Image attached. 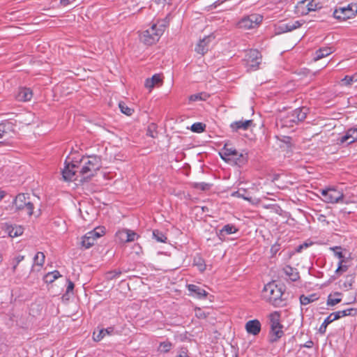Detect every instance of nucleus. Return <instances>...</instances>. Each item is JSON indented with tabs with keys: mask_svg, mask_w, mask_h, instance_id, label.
Here are the masks:
<instances>
[{
	"mask_svg": "<svg viewBox=\"0 0 357 357\" xmlns=\"http://www.w3.org/2000/svg\"><path fill=\"white\" fill-rule=\"evenodd\" d=\"M331 249L333 250L335 255L340 259V261L338 263V267L336 270V272L346 271L347 270V266L345 265H342V263L344 262L343 259L344 258V256L342 254V248L335 246L334 248H331Z\"/></svg>",
	"mask_w": 357,
	"mask_h": 357,
	"instance_id": "aec40b11",
	"label": "nucleus"
},
{
	"mask_svg": "<svg viewBox=\"0 0 357 357\" xmlns=\"http://www.w3.org/2000/svg\"><path fill=\"white\" fill-rule=\"evenodd\" d=\"M333 52L332 47H324L319 48L315 52L314 61L319 60L325 56H327Z\"/></svg>",
	"mask_w": 357,
	"mask_h": 357,
	"instance_id": "393cba45",
	"label": "nucleus"
},
{
	"mask_svg": "<svg viewBox=\"0 0 357 357\" xmlns=\"http://www.w3.org/2000/svg\"><path fill=\"white\" fill-rule=\"evenodd\" d=\"M209 97V95L205 92H202L196 94H192L189 97V101H202L206 100Z\"/></svg>",
	"mask_w": 357,
	"mask_h": 357,
	"instance_id": "72a5a7b5",
	"label": "nucleus"
},
{
	"mask_svg": "<svg viewBox=\"0 0 357 357\" xmlns=\"http://www.w3.org/2000/svg\"><path fill=\"white\" fill-rule=\"evenodd\" d=\"M263 20V17L259 14H252L243 18L240 22V26L246 29L255 28Z\"/></svg>",
	"mask_w": 357,
	"mask_h": 357,
	"instance_id": "9b49d317",
	"label": "nucleus"
},
{
	"mask_svg": "<svg viewBox=\"0 0 357 357\" xmlns=\"http://www.w3.org/2000/svg\"><path fill=\"white\" fill-rule=\"evenodd\" d=\"M271 328H277L283 326L280 324V314L278 312H274L269 315Z\"/></svg>",
	"mask_w": 357,
	"mask_h": 357,
	"instance_id": "bb28decb",
	"label": "nucleus"
},
{
	"mask_svg": "<svg viewBox=\"0 0 357 357\" xmlns=\"http://www.w3.org/2000/svg\"><path fill=\"white\" fill-rule=\"evenodd\" d=\"M323 196V200L326 203H339L342 202L344 194L335 188L323 189L320 190Z\"/></svg>",
	"mask_w": 357,
	"mask_h": 357,
	"instance_id": "1a4fd4ad",
	"label": "nucleus"
},
{
	"mask_svg": "<svg viewBox=\"0 0 357 357\" xmlns=\"http://www.w3.org/2000/svg\"><path fill=\"white\" fill-rule=\"evenodd\" d=\"M280 249V244L275 243L274 245H273L271 248V252L272 255L273 256L275 255L278 252Z\"/></svg>",
	"mask_w": 357,
	"mask_h": 357,
	"instance_id": "8fccbe9b",
	"label": "nucleus"
},
{
	"mask_svg": "<svg viewBox=\"0 0 357 357\" xmlns=\"http://www.w3.org/2000/svg\"><path fill=\"white\" fill-rule=\"evenodd\" d=\"M220 155L226 162L234 160L235 164L241 166L248 161L247 154L239 153L231 144L226 143L220 151Z\"/></svg>",
	"mask_w": 357,
	"mask_h": 357,
	"instance_id": "f03ea898",
	"label": "nucleus"
},
{
	"mask_svg": "<svg viewBox=\"0 0 357 357\" xmlns=\"http://www.w3.org/2000/svg\"><path fill=\"white\" fill-rule=\"evenodd\" d=\"M61 275L58 271L49 272L44 276V281L45 283H52L55 280L61 278Z\"/></svg>",
	"mask_w": 357,
	"mask_h": 357,
	"instance_id": "7c9ffc66",
	"label": "nucleus"
},
{
	"mask_svg": "<svg viewBox=\"0 0 357 357\" xmlns=\"http://www.w3.org/2000/svg\"><path fill=\"white\" fill-rule=\"evenodd\" d=\"M283 326L277 328H271L270 331V342H277L284 335L282 331Z\"/></svg>",
	"mask_w": 357,
	"mask_h": 357,
	"instance_id": "a878e982",
	"label": "nucleus"
},
{
	"mask_svg": "<svg viewBox=\"0 0 357 357\" xmlns=\"http://www.w3.org/2000/svg\"><path fill=\"white\" fill-rule=\"evenodd\" d=\"M357 13V5L350 3L347 6L339 7L333 12V16L335 19L340 20H346L354 17Z\"/></svg>",
	"mask_w": 357,
	"mask_h": 357,
	"instance_id": "6e6552de",
	"label": "nucleus"
},
{
	"mask_svg": "<svg viewBox=\"0 0 357 357\" xmlns=\"http://www.w3.org/2000/svg\"><path fill=\"white\" fill-rule=\"evenodd\" d=\"M287 31H291L297 28H299L303 24V21L296 20L284 23Z\"/></svg>",
	"mask_w": 357,
	"mask_h": 357,
	"instance_id": "c9c22d12",
	"label": "nucleus"
},
{
	"mask_svg": "<svg viewBox=\"0 0 357 357\" xmlns=\"http://www.w3.org/2000/svg\"><path fill=\"white\" fill-rule=\"evenodd\" d=\"M75 168L79 169L78 166L74 164H68L62 170V176L66 181H79L80 175L79 170H75Z\"/></svg>",
	"mask_w": 357,
	"mask_h": 357,
	"instance_id": "9d476101",
	"label": "nucleus"
},
{
	"mask_svg": "<svg viewBox=\"0 0 357 357\" xmlns=\"http://www.w3.org/2000/svg\"><path fill=\"white\" fill-rule=\"evenodd\" d=\"M24 259V257L23 255H18L13 260V267H12V271L14 273L15 272L16 268L17 265Z\"/></svg>",
	"mask_w": 357,
	"mask_h": 357,
	"instance_id": "49530a36",
	"label": "nucleus"
},
{
	"mask_svg": "<svg viewBox=\"0 0 357 357\" xmlns=\"http://www.w3.org/2000/svg\"><path fill=\"white\" fill-rule=\"evenodd\" d=\"M340 144L347 143L350 144L357 141V125L348 129L345 134L339 138Z\"/></svg>",
	"mask_w": 357,
	"mask_h": 357,
	"instance_id": "ddd939ff",
	"label": "nucleus"
},
{
	"mask_svg": "<svg viewBox=\"0 0 357 357\" xmlns=\"http://www.w3.org/2000/svg\"><path fill=\"white\" fill-rule=\"evenodd\" d=\"M261 297L275 307L287 305L289 294L287 291H262Z\"/></svg>",
	"mask_w": 357,
	"mask_h": 357,
	"instance_id": "7ed1b4c3",
	"label": "nucleus"
},
{
	"mask_svg": "<svg viewBox=\"0 0 357 357\" xmlns=\"http://www.w3.org/2000/svg\"><path fill=\"white\" fill-rule=\"evenodd\" d=\"M14 125L10 121H4L0 123V139L10 137L14 132Z\"/></svg>",
	"mask_w": 357,
	"mask_h": 357,
	"instance_id": "f3484780",
	"label": "nucleus"
},
{
	"mask_svg": "<svg viewBox=\"0 0 357 357\" xmlns=\"http://www.w3.org/2000/svg\"><path fill=\"white\" fill-rule=\"evenodd\" d=\"M342 298L333 297V294H330L328 296L326 304L328 306H334L337 303H340Z\"/></svg>",
	"mask_w": 357,
	"mask_h": 357,
	"instance_id": "a19ab883",
	"label": "nucleus"
},
{
	"mask_svg": "<svg viewBox=\"0 0 357 357\" xmlns=\"http://www.w3.org/2000/svg\"><path fill=\"white\" fill-rule=\"evenodd\" d=\"M305 3H307L306 4L307 11H313L316 10V5L313 3V1L303 0L300 2L301 4H305Z\"/></svg>",
	"mask_w": 357,
	"mask_h": 357,
	"instance_id": "de8ad7c7",
	"label": "nucleus"
},
{
	"mask_svg": "<svg viewBox=\"0 0 357 357\" xmlns=\"http://www.w3.org/2000/svg\"><path fill=\"white\" fill-rule=\"evenodd\" d=\"M356 81H357V73H356L351 76L346 75L342 79V82L344 83V84L347 85V86L351 84L354 82H356Z\"/></svg>",
	"mask_w": 357,
	"mask_h": 357,
	"instance_id": "37998d69",
	"label": "nucleus"
},
{
	"mask_svg": "<svg viewBox=\"0 0 357 357\" xmlns=\"http://www.w3.org/2000/svg\"><path fill=\"white\" fill-rule=\"evenodd\" d=\"M162 82L160 75L155 74L151 79H146L145 82V87L152 89L155 85Z\"/></svg>",
	"mask_w": 357,
	"mask_h": 357,
	"instance_id": "cd10ccee",
	"label": "nucleus"
},
{
	"mask_svg": "<svg viewBox=\"0 0 357 357\" xmlns=\"http://www.w3.org/2000/svg\"><path fill=\"white\" fill-rule=\"evenodd\" d=\"M261 54L258 50H249L244 59L245 65L248 68V70H257L261 62Z\"/></svg>",
	"mask_w": 357,
	"mask_h": 357,
	"instance_id": "0eeeda50",
	"label": "nucleus"
},
{
	"mask_svg": "<svg viewBox=\"0 0 357 357\" xmlns=\"http://www.w3.org/2000/svg\"><path fill=\"white\" fill-rule=\"evenodd\" d=\"M278 33H282L288 32L284 23L279 24L277 27Z\"/></svg>",
	"mask_w": 357,
	"mask_h": 357,
	"instance_id": "603ef678",
	"label": "nucleus"
},
{
	"mask_svg": "<svg viewBox=\"0 0 357 357\" xmlns=\"http://www.w3.org/2000/svg\"><path fill=\"white\" fill-rule=\"evenodd\" d=\"M78 167L80 175L79 181H89L102 167L101 158L98 155L82 157Z\"/></svg>",
	"mask_w": 357,
	"mask_h": 357,
	"instance_id": "f257e3e1",
	"label": "nucleus"
},
{
	"mask_svg": "<svg viewBox=\"0 0 357 357\" xmlns=\"http://www.w3.org/2000/svg\"><path fill=\"white\" fill-rule=\"evenodd\" d=\"M72 294L73 295L74 294V291H66V294L63 295L62 296V298L63 300H69L70 298V294Z\"/></svg>",
	"mask_w": 357,
	"mask_h": 357,
	"instance_id": "13d9d810",
	"label": "nucleus"
},
{
	"mask_svg": "<svg viewBox=\"0 0 357 357\" xmlns=\"http://www.w3.org/2000/svg\"><path fill=\"white\" fill-rule=\"evenodd\" d=\"M188 290H201L200 288L195 284H190L188 285Z\"/></svg>",
	"mask_w": 357,
	"mask_h": 357,
	"instance_id": "680f3d73",
	"label": "nucleus"
},
{
	"mask_svg": "<svg viewBox=\"0 0 357 357\" xmlns=\"http://www.w3.org/2000/svg\"><path fill=\"white\" fill-rule=\"evenodd\" d=\"M238 231V229L233 225L227 224L225 225L218 232L217 235L219 238L222 241L225 239V235L234 234Z\"/></svg>",
	"mask_w": 357,
	"mask_h": 357,
	"instance_id": "412c9836",
	"label": "nucleus"
},
{
	"mask_svg": "<svg viewBox=\"0 0 357 357\" xmlns=\"http://www.w3.org/2000/svg\"><path fill=\"white\" fill-rule=\"evenodd\" d=\"M206 125L202 123H195L191 126V130L195 132H202L205 130Z\"/></svg>",
	"mask_w": 357,
	"mask_h": 357,
	"instance_id": "79ce46f5",
	"label": "nucleus"
},
{
	"mask_svg": "<svg viewBox=\"0 0 357 357\" xmlns=\"http://www.w3.org/2000/svg\"><path fill=\"white\" fill-rule=\"evenodd\" d=\"M214 39L213 36H205L203 39L200 40L195 47V51L202 55L207 52L208 50V44Z\"/></svg>",
	"mask_w": 357,
	"mask_h": 357,
	"instance_id": "4468645a",
	"label": "nucleus"
},
{
	"mask_svg": "<svg viewBox=\"0 0 357 357\" xmlns=\"http://www.w3.org/2000/svg\"><path fill=\"white\" fill-rule=\"evenodd\" d=\"M308 109L307 107H299L289 113L283 119L284 126L293 127L294 124L303 121L307 116Z\"/></svg>",
	"mask_w": 357,
	"mask_h": 357,
	"instance_id": "39448f33",
	"label": "nucleus"
},
{
	"mask_svg": "<svg viewBox=\"0 0 357 357\" xmlns=\"http://www.w3.org/2000/svg\"><path fill=\"white\" fill-rule=\"evenodd\" d=\"M282 272L287 280L296 282L300 279L299 272L296 268H293L289 265H286L282 268Z\"/></svg>",
	"mask_w": 357,
	"mask_h": 357,
	"instance_id": "2eb2a0df",
	"label": "nucleus"
},
{
	"mask_svg": "<svg viewBox=\"0 0 357 357\" xmlns=\"http://www.w3.org/2000/svg\"><path fill=\"white\" fill-rule=\"evenodd\" d=\"M313 344V342L312 341H310V342H307V344L305 345L306 347H311L312 344Z\"/></svg>",
	"mask_w": 357,
	"mask_h": 357,
	"instance_id": "774afa93",
	"label": "nucleus"
},
{
	"mask_svg": "<svg viewBox=\"0 0 357 357\" xmlns=\"http://www.w3.org/2000/svg\"><path fill=\"white\" fill-rule=\"evenodd\" d=\"M211 185L207 183L201 182V183H195L194 188L196 189L201 190L202 191H206L210 189Z\"/></svg>",
	"mask_w": 357,
	"mask_h": 357,
	"instance_id": "c03bdc74",
	"label": "nucleus"
},
{
	"mask_svg": "<svg viewBox=\"0 0 357 357\" xmlns=\"http://www.w3.org/2000/svg\"><path fill=\"white\" fill-rule=\"evenodd\" d=\"M177 357H189L187 353L184 351H181Z\"/></svg>",
	"mask_w": 357,
	"mask_h": 357,
	"instance_id": "0e129e2a",
	"label": "nucleus"
},
{
	"mask_svg": "<svg viewBox=\"0 0 357 357\" xmlns=\"http://www.w3.org/2000/svg\"><path fill=\"white\" fill-rule=\"evenodd\" d=\"M33 96L32 91L28 88L20 89L17 95L16 96L19 101H29Z\"/></svg>",
	"mask_w": 357,
	"mask_h": 357,
	"instance_id": "b1692460",
	"label": "nucleus"
},
{
	"mask_svg": "<svg viewBox=\"0 0 357 357\" xmlns=\"http://www.w3.org/2000/svg\"><path fill=\"white\" fill-rule=\"evenodd\" d=\"M278 33H282L288 32L284 23L279 24L277 27Z\"/></svg>",
	"mask_w": 357,
	"mask_h": 357,
	"instance_id": "3c124183",
	"label": "nucleus"
},
{
	"mask_svg": "<svg viewBox=\"0 0 357 357\" xmlns=\"http://www.w3.org/2000/svg\"><path fill=\"white\" fill-rule=\"evenodd\" d=\"M64 280L66 281V282L67 284L66 290H73V289L75 287L74 283L71 280H70L67 278H64Z\"/></svg>",
	"mask_w": 357,
	"mask_h": 357,
	"instance_id": "864d4df0",
	"label": "nucleus"
},
{
	"mask_svg": "<svg viewBox=\"0 0 357 357\" xmlns=\"http://www.w3.org/2000/svg\"><path fill=\"white\" fill-rule=\"evenodd\" d=\"M29 199L28 194L20 193L16 196L13 204L17 211H24L29 215H31L34 207L33 203Z\"/></svg>",
	"mask_w": 357,
	"mask_h": 357,
	"instance_id": "423d86ee",
	"label": "nucleus"
},
{
	"mask_svg": "<svg viewBox=\"0 0 357 357\" xmlns=\"http://www.w3.org/2000/svg\"><path fill=\"white\" fill-rule=\"evenodd\" d=\"M245 330L249 334L257 335L261 331V323L257 319L248 321L245 324Z\"/></svg>",
	"mask_w": 357,
	"mask_h": 357,
	"instance_id": "dca6fc26",
	"label": "nucleus"
},
{
	"mask_svg": "<svg viewBox=\"0 0 357 357\" xmlns=\"http://www.w3.org/2000/svg\"><path fill=\"white\" fill-rule=\"evenodd\" d=\"M119 107L121 110V112L123 113V114H125L127 116H130L132 115V112H133V109L130 108L129 107H128L126 105V103H124L123 102H120L119 103Z\"/></svg>",
	"mask_w": 357,
	"mask_h": 357,
	"instance_id": "4c0bfd02",
	"label": "nucleus"
},
{
	"mask_svg": "<svg viewBox=\"0 0 357 357\" xmlns=\"http://www.w3.org/2000/svg\"><path fill=\"white\" fill-rule=\"evenodd\" d=\"M357 300V296H352L351 298L346 303V304H351L354 303Z\"/></svg>",
	"mask_w": 357,
	"mask_h": 357,
	"instance_id": "bf43d9fd",
	"label": "nucleus"
},
{
	"mask_svg": "<svg viewBox=\"0 0 357 357\" xmlns=\"http://www.w3.org/2000/svg\"><path fill=\"white\" fill-rule=\"evenodd\" d=\"M333 297L335 298H341L342 294L340 291H336L335 293L333 294Z\"/></svg>",
	"mask_w": 357,
	"mask_h": 357,
	"instance_id": "69168bd1",
	"label": "nucleus"
},
{
	"mask_svg": "<svg viewBox=\"0 0 357 357\" xmlns=\"http://www.w3.org/2000/svg\"><path fill=\"white\" fill-rule=\"evenodd\" d=\"M276 287L277 285L275 284V282H269L266 285L264 286V291L268 290V289H270L271 290H273V287Z\"/></svg>",
	"mask_w": 357,
	"mask_h": 357,
	"instance_id": "6e6d98bb",
	"label": "nucleus"
},
{
	"mask_svg": "<svg viewBox=\"0 0 357 357\" xmlns=\"http://www.w3.org/2000/svg\"><path fill=\"white\" fill-rule=\"evenodd\" d=\"M354 282V278L352 275H347L344 280H341L339 282V286L342 289H353V283Z\"/></svg>",
	"mask_w": 357,
	"mask_h": 357,
	"instance_id": "c85d7f7f",
	"label": "nucleus"
},
{
	"mask_svg": "<svg viewBox=\"0 0 357 357\" xmlns=\"http://www.w3.org/2000/svg\"><path fill=\"white\" fill-rule=\"evenodd\" d=\"M114 333V328L112 326L107 328H102L98 331V333L93 332V339L96 342H99L103 339L106 335H112Z\"/></svg>",
	"mask_w": 357,
	"mask_h": 357,
	"instance_id": "6ab92c4d",
	"label": "nucleus"
},
{
	"mask_svg": "<svg viewBox=\"0 0 357 357\" xmlns=\"http://www.w3.org/2000/svg\"><path fill=\"white\" fill-rule=\"evenodd\" d=\"M121 273V272L119 270H114L112 271H109L107 273L106 277L109 280H112L113 278H116V276L119 275Z\"/></svg>",
	"mask_w": 357,
	"mask_h": 357,
	"instance_id": "09e8293b",
	"label": "nucleus"
},
{
	"mask_svg": "<svg viewBox=\"0 0 357 357\" xmlns=\"http://www.w3.org/2000/svg\"><path fill=\"white\" fill-rule=\"evenodd\" d=\"M252 124V120H241L231 123L230 128L235 132H237L239 130H247Z\"/></svg>",
	"mask_w": 357,
	"mask_h": 357,
	"instance_id": "a211bd4d",
	"label": "nucleus"
},
{
	"mask_svg": "<svg viewBox=\"0 0 357 357\" xmlns=\"http://www.w3.org/2000/svg\"><path fill=\"white\" fill-rule=\"evenodd\" d=\"M337 314V312L331 313L324 321V322L321 324L319 328V333L324 335L326 332L327 326L331 324L332 322H334V321L340 319L341 317H335V314Z\"/></svg>",
	"mask_w": 357,
	"mask_h": 357,
	"instance_id": "4be33fe9",
	"label": "nucleus"
},
{
	"mask_svg": "<svg viewBox=\"0 0 357 357\" xmlns=\"http://www.w3.org/2000/svg\"><path fill=\"white\" fill-rule=\"evenodd\" d=\"M153 236L154 237V238H155V240L158 241V242H160V243H165L167 238L165 236V235L158 231V230H155L153 231Z\"/></svg>",
	"mask_w": 357,
	"mask_h": 357,
	"instance_id": "58836bf2",
	"label": "nucleus"
},
{
	"mask_svg": "<svg viewBox=\"0 0 357 357\" xmlns=\"http://www.w3.org/2000/svg\"><path fill=\"white\" fill-rule=\"evenodd\" d=\"M147 135H149L151 137H155V135H154V132L151 130L150 128L148 129Z\"/></svg>",
	"mask_w": 357,
	"mask_h": 357,
	"instance_id": "e2e57ef3",
	"label": "nucleus"
},
{
	"mask_svg": "<svg viewBox=\"0 0 357 357\" xmlns=\"http://www.w3.org/2000/svg\"><path fill=\"white\" fill-rule=\"evenodd\" d=\"M192 296L198 299H205L208 296L207 291H191Z\"/></svg>",
	"mask_w": 357,
	"mask_h": 357,
	"instance_id": "a18cd8bd",
	"label": "nucleus"
},
{
	"mask_svg": "<svg viewBox=\"0 0 357 357\" xmlns=\"http://www.w3.org/2000/svg\"><path fill=\"white\" fill-rule=\"evenodd\" d=\"M319 298V296H317V294H312L309 296H305V295H301L300 296V302H301V304L302 305H306L309 303H311L317 300H318Z\"/></svg>",
	"mask_w": 357,
	"mask_h": 357,
	"instance_id": "c756f323",
	"label": "nucleus"
},
{
	"mask_svg": "<svg viewBox=\"0 0 357 357\" xmlns=\"http://www.w3.org/2000/svg\"><path fill=\"white\" fill-rule=\"evenodd\" d=\"M317 219H318V220H319V222H324V223H326V225H328V221H326V216H325V215H322V214H321V215H319L318 216Z\"/></svg>",
	"mask_w": 357,
	"mask_h": 357,
	"instance_id": "4d7b16f0",
	"label": "nucleus"
},
{
	"mask_svg": "<svg viewBox=\"0 0 357 357\" xmlns=\"http://www.w3.org/2000/svg\"><path fill=\"white\" fill-rule=\"evenodd\" d=\"M95 229L91 231L87 232L82 238L81 245L85 249L91 248L94 245L97 238H100L102 234Z\"/></svg>",
	"mask_w": 357,
	"mask_h": 357,
	"instance_id": "f8f14e48",
	"label": "nucleus"
},
{
	"mask_svg": "<svg viewBox=\"0 0 357 357\" xmlns=\"http://www.w3.org/2000/svg\"><path fill=\"white\" fill-rule=\"evenodd\" d=\"M309 246V245L307 243H304L296 247V252H301V250L303 249V248H306Z\"/></svg>",
	"mask_w": 357,
	"mask_h": 357,
	"instance_id": "5fc2aeb1",
	"label": "nucleus"
},
{
	"mask_svg": "<svg viewBox=\"0 0 357 357\" xmlns=\"http://www.w3.org/2000/svg\"><path fill=\"white\" fill-rule=\"evenodd\" d=\"M196 315L199 318H206V317L205 313L202 312L200 309H199L198 312L196 313Z\"/></svg>",
	"mask_w": 357,
	"mask_h": 357,
	"instance_id": "052dcab7",
	"label": "nucleus"
},
{
	"mask_svg": "<svg viewBox=\"0 0 357 357\" xmlns=\"http://www.w3.org/2000/svg\"><path fill=\"white\" fill-rule=\"evenodd\" d=\"M193 265L197 266L200 272H203L206 269L205 261L202 258L199 257H195Z\"/></svg>",
	"mask_w": 357,
	"mask_h": 357,
	"instance_id": "f704fd0d",
	"label": "nucleus"
},
{
	"mask_svg": "<svg viewBox=\"0 0 357 357\" xmlns=\"http://www.w3.org/2000/svg\"><path fill=\"white\" fill-rule=\"evenodd\" d=\"M165 24H153L147 30L144 31L141 40L146 45H151L157 42L165 31Z\"/></svg>",
	"mask_w": 357,
	"mask_h": 357,
	"instance_id": "20e7f679",
	"label": "nucleus"
},
{
	"mask_svg": "<svg viewBox=\"0 0 357 357\" xmlns=\"http://www.w3.org/2000/svg\"><path fill=\"white\" fill-rule=\"evenodd\" d=\"M118 235L122 241L131 242L135 241L137 234L132 230L125 229L120 231Z\"/></svg>",
	"mask_w": 357,
	"mask_h": 357,
	"instance_id": "5701e85b",
	"label": "nucleus"
},
{
	"mask_svg": "<svg viewBox=\"0 0 357 357\" xmlns=\"http://www.w3.org/2000/svg\"><path fill=\"white\" fill-rule=\"evenodd\" d=\"M7 230L8 235L13 238L19 236L23 233V228L20 226H10L8 227Z\"/></svg>",
	"mask_w": 357,
	"mask_h": 357,
	"instance_id": "2f4dec72",
	"label": "nucleus"
},
{
	"mask_svg": "<svg viewBox=\"0 0 357 357\" xmlns=\"http://www.w3.org/2000/svg\"><path fill=\"white\" fill-rule=\"evenodd\" d=\"M6 192L3 190L0 191V202L4 198Z\"/></svg>",
	"mask_w": 357,
	"mask_h": 357,
	"instance_id": "338daca9",
	"label": "nucleus"
},
{
	"mask_svg": "<svg viewBox=\"0 0 357 357\" xmlns=\"http://www.w3.org/2000/svg\"><path fill=\"white\" fill-rule=\"evenodd\" d=\"M172 347V344L169 341H166L162 342L160 344L158 349L160 352L167 353L168 351H169Z\"/></svg>",
	"mask_w": 357,
	"mask_h": 357,
	"instance_id": "ea45409f",
	"label": "nucleus"
},
{
	"mask_svg": "<svg viewBox=\"0 0 357 357\" xmlns=\"http://www.w3.org/2000/svg\"><path fill=\"white\" fill-rule=\"evenodd\" d=\"M45 256L43 252H38L33 258V263L35 265L43 266L45 262Z\"/></svg>",
	"mask_w": 357,
	"mask_h": 357,
	"instance_id": "e433bc0d",
	"label": "nucleus"
},
{
	"mask_svg": "<svg viewBox=\"0 0 357 357\" xmlns=\"http://www.w3.org/2000/svg\"><path fill=\"white\" fill-rule=\"evenodd\" d=\"M357 310L354 308H349L344 310L337 311V314H335V317H344L347 316H354L356 314Z\"/></svg>",
	"mask_w": 357,
	"mask_h": 357,
	"instance_id": "473e14b6",
	"label": "nucleus"
}]
</instances>
